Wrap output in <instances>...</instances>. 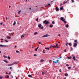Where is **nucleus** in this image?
Instances as JSON below:
<instances>
[{"label":"nucleus","mask_w":79,"mask_h":79,"mask_svg":"<svg viewBox=\"0 0 79 79\" xmlns=\"http://www.w3.org/2000/svg\"><path fill=\"white\" fill-rule=\"evenodd\" d=\"M43 24H45V25H48V24H49V21H47V20H45L43 22Z\"/></svg>","instance_id":"1"},{"label":"nucleus","mask_w":79,"mask_h":79,"mask_svg":"<svg viewBox=\"0 0 79 79\" xmlns=\"http://www.w3.org/2000/svg\"><path fill=\"white\" fill-rule=\"evenodd\" d=\"M48 34H47L46 35H43L42 37H48L50 36V35H48Z\"/></svg>","instance_id":"2"},{"label":"nucleus","mask_w":79,"mask_h":79,"mask_svg":"<svg viewBox=\"0 0 79 79\" xmlns=\"http://www.w3.org/2000/svg\"><path fill=\"white\" fill-rule=\"evenodd\" d=\"M41 26H42V24L40 23L38 24V27H39V29H41Z\"/></svg>","instance_id":"3"},{"label":"nucleus","mask_w":79,"mask_h":79,"mask_svg":"<svg viewBox=\"0 0 79 79\" xmlns=\"http://www.w3.org/2000/svg\"><path fill=\"white\" fill-rule=\"evenodd\" d=\"M60 19H61L62 21H65V19H64V17H61L60 18Z\"/></svg>","instance_id":"4"},{"label":"nucleus","mask_w":79,"mask_h":79,"mask_svg":"<svg viewBox=\"0 0 79 79\" xmlns=\"http://www.w3.org/2000/svg\"><path fill=\"white\" fill-rule=\"evenodd\" d=\"M56 61H53V63H55V64H56V63H58V61H59V60H57Z\"/></svg>","instance_id":"5"},{"label":"nucleus","mask_w":79,"mask_h":79,"mask_svg":"<svg viewBox=\"0 0 79 79\" xmlns=\"http://www.w3.org/2000/svg\"><path fill=\"white\" fill-rule=\"evenodd\" d=\"M18 63H19V62H15L12 63V64H18Z\"/></svg>","instance_id":"6"},{"label":"nucleus","mask_w":79,"mask_h":79,"mask_svg":"<svg viewBox=\"0 0 79 79\" xmlns=\"http://www.w3.org/2000/svg\"><path fill=\"white\" fill-rule=\"evenodd\" d=\"M55 9L56 11H59V8H58V7H56V8Z\"/></svg>","instance_id":"7"},{"label":"nucleus","mask_w":79,"mask_h":79,"mask_svg":"<svg viewBox=\"0 0 79 79\" xmlns=\"http://www.w3.org/2000/svg\"><path fill=\"white\" fill-rule=\"evenodd\" d=\"M56 47H58V44L57 43L56 44V46H52V47H53V48H55Z\"/></svg>","instance_id":"8"},{"label":"nucleus","mask_w":79,"mask_h":79,"mask_svg":"<svg viewBox=\"0 0 79 79\" xmlns=\"http://www.w3.org/2000/svg\"><path fill=\"white\" fill-rule=\"evenodd\" d=\"M77 46V43H74L73 45V47H75Z\"/></svg>","instance_id":"9"},{"label":"nucleus","mask_w":79,"mask_h":79,"mask_svg":"<svg viewBox=\"0 0 79 79\" xmlns=\"http://www.w3.org/2000/svg\"><path fill=\"white\" fill-rule=\"evenodd\" d=\"M5 78H7V79H8L9 78V76L7 75V76H5Z\"/></svg>","instance_id":"10"},{"label":"nucleus","mask_w":79,"mask_h":79,"mask_svg":"<svg viewBox=\"0 0 79 79\" xmlns=\"http://www.w3.org/2000/svg\"><path fill=\"white\" fill-rule=\"evenodd\" d=\"M12 65H13V63L11 64H8V66H12Z\"/></svg>","instance_id":"11"},{"label":"nucleus","mask_w":79,"mask_h":79,"mask_svg":"<svg viewBox=\"0 0 79 79\" xmlns=\"http://www.w3.org/2000/svg\"><path fill=\"white\" fill-rule=\"evenodd\" d=\"M6 38L8 39H11V37H10V36H7L6 37Z\"/></svg>","instance_id":"12"},{"label":"nucleus","mask_w":79,"mask_h":79,"mask_svg":"<svg viewBox=\"0 0 79 79\" xmlns=\"http://www.w3.org/2000/svg\"><path fill=\"white\" fill-rule=\"evenodd\" d=\"M39 47H38L36 48L35 49V51H37V50H38V49L39 48Z\"/></svg>","instance_id":"13"},{"label":"nucleus","mask_w":79,"mask_h":79,"mask_svg":"<svg viewBox=\"0 0 79 79\" xmlns=\"http://www.w3.org/2000/svg\"><path fill=\"white\" fill-rule=\"evenodd\" d=\"M65 27L67 28H68V27H69V25L67 24L66 25Z\"/></svg>","instance_id":"14"},{"label":"nucleus","mask_w":79,"mask_h":79,"mask_svg":"<svg viewBox=\"0 0 79 79\" xmlns=\"http://www.w3.org/2000/svg\"><path fill=\"white\" fill-rule=\"evenodd\" d=\"M68 59H71V58H72V57H71V56H70L68 57Z\"/></svg>","instance_id":"15"},{"label":"nucleus","mask_w":79,"mask_h":79,"mask_svg":"<svg viewBox=\"0 0 79 79\" xmlns=\"http://www.w3.org/2000/svg\"><path fill=\"white\" fill-rule=\"evenodd\" d=\"M4 62L6 63H8V61L6 60H4Z\"/></svg>","instance_id":"16"},{"label":"nucleus","mask_w":79,"mask_h":79,"mask_svg":"<svg viewBox=\"0 0 79 79\" xmlns=\"http://www.w3.org/2000/svg\"><path fill=\"white\" fill-rule=\"evenodd\" d=\"M74 42H75L76 43V44H77V40H74Z\"/></svg>","instance_id":"17"},{"label":"nucleus","mask_w":79,"mask_h":79,"mask_svg":"<svg viewBox=\"0 0 79 79\" xmlns=\"http://www.w3.org/2000/svg\"><path fill=\"white\" fill-rule=\"evenodd\" d=\"M69 46H71L72 45V44L71 43H69Z\"/></svg>","instance_id":"18"},{"label":"nucleus","mask_w":79,"mask_h":79,"mask_svg":"<svg viewBox=\"0 0 79 79\" xmlns=\"http://www.w3.org/2000/svg\"><path fill=\"white\" fill-rule=\"evenodd\" d=\"M28 76L29 77H32V76L31 75H28Z\"/></svg>","instance_id":"19"},{"label":"nucleus","mask_w":79,"mask_h":79,"mask_svg":"<svg viewBox=\"0 0 79 79\" xmlns=\"http://www.w3.org/2000/svg\"><path fill=\"white\" fill-rule=\"evenodd\" d=\"M45 49H46V50H50V48H45Z\"/></svg>","instance_id":"20"},{"label":"nucleus","mask_w":79,"mask_h":79,"mask_svg":"<svg viewBox=\"0 0 79 79\" xmlns=\"http://www.w3.org/2000/svg\"><path fill=\"white\" fill-rule=\"evenodd\" d=\"M38 33H37V32H35L34 33V35H36V34H37Z\"/></svg>","instance_id":"21"},{"label":"nucleus","mask_w":79,"mask_h":79,"mask_svg":"<svg viewBox=\"0 0 79 79\" xmlns=\"http://www.w3.org/2000/svg\"><path fill=\"white\" fill-rule=\"evenodd\" d=\"M40 62H43L44 61V59H41L40 61Z\"/></svg>","instance_id":"22"},{"label":"nucleus","mask_w":79,"mask_h":79,"mask_svg":"<svg viewBox=\"0 0 79 79\" xmlns=\"http://www.w3.org/2000/svg\"><path fill=\"white\" fill-rule=\"evenodd\" d=\"M18 11H19L18 14H20V12H21V10H18Z\"/></svg>","instance_id":"23"},{"label":"nucleus","mask_w":79,"mask_h":79,"mask_svg":"<svg viewBox=\"0 0 79 79\" xmlns=\"http://www.w3.org/2000/svg\"><path fill=\"white\" fill-rule=\"evenodd\" d=\"M60 9L61 10H63V7H60Z\"/></svg>","instance_id":"24"},{"label":"nucleus","mask_w":79,"mask_h":79,"mask_svg":"<svg viewBox=\"0 0 79 79\" xmlns=\"http://www.w3.org/2000/svg\"><path fill=\"white\" fill-rule=\"evenodd\" d=\"M73 60H76V57H75V56H74L73 58Z\"/></svg>","instance_id":"25"},{"label":"nucleus","mask_w":79,"mask_h":79,"mask_svg":"<svg viewBox=\"0 0 79 79\" xmlns=\"http://www.w3.org/2000/svg\"><path fill=\"white\" fill-rule=\"evenodd\" d=\"M64 75L65 76H68V73H65Z\"/></svg>","instance_id":"26"},{"label":"nucleus","mask_w":79,"mask_h":79,"mask_svg":"<svg viewBox=\"0 0 79 79\" xmlns=\"http://www.w3.org/2000/svg\"><path fill=\"white\" fill-rule=\"evenodd\" d=\"M67 1H66V2L65 1H64V2H63V5H64V4H65L67 2Z\"/></svg>","instance_id":"27"},{"label":"nucleus","mask_w":79,"mask_h":79,"mask_svg":"<svg viewBox=\"0 0 79 79\" xmlns=\"http://www.w3.org/2000/svg\"><path fill=\"white\" fill-rule=\"evenodd\" d=\"M16 24V22H14V23L13 24V25L15 26Z\"/></svg>","instance_id":"28"},{"label":"nucleus","mask_w":79,"mask_h":79,"mask_svg":"<svg viewBox=\"0 0 79 79\" xmlns=\"http://www.w3.org/2000/svg\"><path fill=\"white\" fill-rule=\"evenodd\" d=\"M42 74L43 75V76H44V74H45V73H44V72H42Z\"/></svg>","instance_id":"29"},{"label":"nucleus","mask_w":79,"mask_h":79,"mask_svg":"<svg viewBox=\"0 0 79 79\" xmlns=\"http://www.w3.org/2000/svg\"><path fill=\"white\" fill-rule=\"evenodd\" d=\"M3 56L4 58H7V57L6 56H5V55H4Z\"/></svg>","instance_id":"30"},{"label":"nucleus","mask_w":79,"mask_h":79,"mask_svg":"<svg viewBox=\"0 0 79 79\" xmlns=\"http://www.w3.org/2000/svg\"><path fill=\"white\" fill-rule=\"evenodd\" d=\"M63 22H64V24H66V21H63Z\"/></svg>","instance_id":"31"},{"label":"nucleus","mask_w":79,"mask_h":79,"mask_svg":"<svg viewBox=\"0 0 79 79\" xmlns=\"http://www.w3.org/2000/svg\"><path fill=\"white\" fill-rule=\"evenodd\" d=\"M24 37V36L23 35H22L21 36V39H22V38Z\"/></svg>","instance_id":"32"},{"label":"nucleus","mask_w":79,"mask_h":79,"mask_svg":"<svg viewBox=\"0 0 79 79\" xmlns=\"http://www.w3.org/2000/svg\"><path fill=\"white\" fill-rule=\"evenodd\" d=\"M68 69H70L71 68V67H68Z\"/></svg>","instance_id":"33"},{"label":"nucleus","mask_w":79,"mask_h":79,"mask_svg":"<svg viewBox=\"0 0 79 79\" xmlns=\"http://www.w3.org/2000/svg\"><path fill=\"white\" fill-rule=\"evenodd\" d=\"M3 46H4V45H2V44H0V47H3Z\"/></svg>","instance_id":"34"},{"label":"nucleus","mask_w":79,"mask_h":79,"mask_svg":"<svg viewBox=\"0 0 79 79\" xmlns=\"http://www.w3.org/2000/svg\"><path fill=\"white\" fill-rule=\"evenodd\" d=\"M53 25H50L49 26V27H53Z\"/></svg>","instance_id":"35"},{"label":"nucleus","mask_w":79,"mask_h":79,"mask_svg":"<svg viewBox=\"0 0 79 79\" xmlns=\"http://www.w3.org/2000/svg\"><path fill=\"white\" fill-rule=\"evenodd\" d=\"M34 56H37V54H34Z\"/></svg>","instance_id":"36"},{"label":"nucleus","mask_w":79,"mask_h":79,"mask_svg":"<svg viewBox=\"0 0 79 79\" xmlns=\"http://www.w3.org/2000/svg\"><path fill=\"white\" fill-rule=\"evenodd\" d=\"M52 23L53 24H55V22L54 21L52 22Z\"/></svg>","instance_id":"37"},{"label":"nucleus","mask_w":79,"mask_h":79,"mask_svg":"<svg viewBox=\"0 0 79 79\" xmlns=\"http://www.w3.org/2000/svg\"><path fill=\"white\" fill-rule=\"evenodd\" d=\"M2 78H3V77L0 76V79H2Z\"/></svg>","instance_id":"38"},{"label":"nucleus","mask_w":79,"mask_h":79,"mask_svg":"<svg viewBox=\"0 0 79 79\" xmlns=\"http://www.w3.org/2000/svg\"><path fill=\"white\" fill-rule=\"evenodd\" d=\"M8 59H9V60H10V56H8L7 57Z\"/></svg>","instance_id":"39"},{"label":"nucleus","mask_w":79,"mask_h":79,"mask_svg":"<svg viewBox=\"0 0 79 79\" xmlns=\"http://www.w3.org/2000/svg\"><path fill=\"white\" fill-rule=\"evenodd\" d=\"M47 6H51V5H50L49 4H48Z\"/></svg>","instance_id":"40"},{"label":"nucleus","mask_w":79,"mask_h":79,"mask_svg":"<svg viewBox=\"0 0 79 79\" xmlns=\"http://www.w3.org/2000/svg\"><path fill=\"white\" fill-rule=\"evenodd\" d=\"M41 29H44V27H41Z\"/></svg>","instance_id":"41"},{"label":"nucleus","mask_w":79,"mask_h":79,"mask_svg":"<svg viewBox=\"0 0 79 79\" xmlns=\"http://www.w3.org/2000/svg\"><path fill=\"white\" fill-rule=\"evenodd\" d=\"M43 53H45V50L44 49L43 51Z\"/></svg>","instance_id":"42"},{"label":"nucleus","mask_w":79,"mask_h":79,"mask_svg":"<svg viewBox=\"0 0 79 79\" xmlns=\"http://www.w3.org/2000/svg\"><path fill=\"white\" fill-rule=\"evenodd\" d=\"M46 73H47V71H44V73L45 74H46Z\"/></svg>","instance_id":"43"},{"label":"nucleus","mask_w":79,"mask_h":79,"mask_svg":"<svg viewBox=\"0 0 79 79\" xmlns=\"http://www.w3.org/2000/svg\"><path fill=\"white\" fill-rule=\"evenodd\" d=\"M36 21H39V19L37 18V19H36Z\"/></svg>","instance_id":"44"},{"label":"nucleus","mask_w":79,"mask_h":79,"mask_svg":"<svg viewBox=\"0 0 79 79\" xmlns=\"http://www.w3.org/2000/svg\"><path fill=\"white\" fill-rule=\"evenodd\" d=\"M16 53H19V51H16Z\"/></svg>","instance_id":"45"},{"label":"nucleus","mask_w":79,"mask_h":79,"mask_svg":"<svg viewBox=\"0 0 79 79\" xmlns=\"http://www.w3.org/2000/svg\"><path fill=\"white\" fill-rule=\"evenodd\" d=\"M12 34H11L10 33H9L10 36H11V35Z\"/></svg>","instance_id":"46"},{"label":"nucleus","mask_w":79,"mask_h":79,"mask_svg":"<svg viewBox=\"0 0 79 79\" xmlns=\"http://www.w3.org/2000/svg\"><path fill=\"white\" fill-rule=\"evenodd\" d=\"M59 72H60V73H61V69H60L59 70Z\"/></svg>","instance_id":"47"},{"label":"nucleus","mask_w":79,"mask_h":79,"mask_svg":"<svg viewBox=\"0 0 79 79\" xmlns=\"http://www.w3.org/2000/svg\"><path fill=\"white\" fill-rule=\"evenodd\" d=\"M71 2H72V3L74 2V0H72Z\"/></svg>","instance_id":"48"},{"label":"nucleus","mask_w":79,"mask_h":79,"mask_svg":"<svg viewBox=\"0 0 79 79\" xmlns=\"http://www.w3.org/2000/svg\"><path fill=\"white\" fill-rule=\"evenodd\" d=\"M6 19L7 21V20H8V18H7V17H6Z\"/></svg>","instance_id":"49"},{"label":"nucleus","mask_w":79,"mask_h":79,"mask_svg":"<svg viewBox=\"0 0 79 79\" xmlns=\"http://www.w3.org/2000/svg\"><path fill=\"white\" fill-rule=\"evenodd\" d=\"M66 66H69V65L68 64H66Z\"/></svg>","instance_id":"50"},{"label":"nucleus","mask_w":79,"mask_h":79,"mask_svg":"<svg viewBox=\"0 0 79 79\" xmlns=\"http://www.w3.org/2000/svg\"><path fill=\"white\" fill-rule=\"evenodd\" d=\"M3 47H8V46L7 45H4Z\"/></svg>","instance_id":"51"},{"label":"nucleus","mask_w":79,"mask_h":79,"mask_svg":"<svg viewBox=\"0 0 79 79\" xmlns=\"http://www.w3.org/2000/svg\"><path fill=\"white\" fill-rule=\"evenodd\" d=\"M11 72H9V75H10L11 74Z\"/></svg>","instance_id":"52"},{"label":"nucleus","mask_w":79,"mask_h":79,"mask_svg":"<svg viewBox=\"0 0 79 79\" xmlns=\"http://www.w3.org/2000/svg\"><path fill=\"white\" fill-rule=\"evenodd\" d=\"M5 41L6 42H8V41L6 40H5Z\"/></svg>","instance_id":"53"},{"label":"nucleus","mask_w":79,"mask_h":79,"mask_svg":"<svg viewBox=\"0 0 79 79\" xmlns=\"http://www.w3.org/2000/svg\"><path fill=\"white\" fill-rule=\"evenodd\" d=\"M36 6V7H37V8L36 9V10H37V9H38V7H37V6Z\"/></svg>","instance_id":"54"},{"label":"nucleus","mask_w":79,"mask_h":79,"mask_svg":"<svg viewBox=\"0 0 79 79\" xmlns=\"http://www.w3.org/2000/svg\"><path fill=\"white\" fill-rule=\"evenodd\" d=\"M3 23H1L0 24L1 25H2L3 24Z\"/></svg>","instance_id":"55"},{"label":"nucleus","mask_w":79,"mask_h":79,"mask_svg":"<svg viewBox=\"0 0 79 79\" xmlns=\"http://www.w3.org/2000/svg\"><path fill=\"white\" fill-rule=\"evenodd\" d=\"M64 52H66V49H65L64 50Z\"/></svg>","instance_id":"56"},{"label":"nucleus","mask_w":79,"mask_h":79,"mask_svg":"<svg viewBox=\"0 0 79 79\" xmlns=\"http://www.w3.org/2000/svg\"><path fill=\"white\" fill-rule=\"evenodd\" d=\"M39 44H42V43H41L40 42H39Z\"/></svg>","instance_id":"57"},{"label":"nucleus","mask_w":79,"mask_h":79,"mask_svg":"<svg viewBox=\"0 0 79 79\" xmlns=\"http://www.w3.org/2000/svg\"><path fill=\"white\" fill-rule=\"evenodd\" d=\"M16 47H17V46H15L14 47V48H16Z\"/></svg>","instance_id":"58"},{"label":"nucleus","mask_w":79,"mask_h":79,"mask_svg":"<svg viewBox=\"0 0 79 79\" xmlns=\"http://www.w3.org/2000/svg\"><path fill=\"white\" fill-rule=\"evenodd\" d=\"M61 5H62V3H60V6H61Z\"/></svg>","instance_id":"59"},{"label":"nucleus","mask_w":79,"mask_h":79,"mask_svg":"<svg viewBox=\"0 0 79 79\" xmlns=\"http://www.w3.org/2000/svg\"><path fill=\"white\" fill-rule=\"evenodd\" d=\"M52 46H51L49 48H52Z\"/></svg>","instance_id":"60"},{"label":"nucleus","mask_w":79,"mask_h":79,"mask_svg":"<svg viewBox=\"0 0 79 79\" xmlns=\"http://www.w3.org/2000/svg\"><path fill=\"white\" fill-rule=\"evenodd\" d=\"M10 69H12V67H10Z\"/></svg>","instance_id":"61"},{"label":"nucleus","mask_w":79,"mask_h":79,"mask_svg":"<svg viewBox=\"0 0 79 79\" xmlns=\"http://www.w3.org/2000/svg\"><path fill=\"white\" fill-rule=\"evenodd\" d=\"M1 40H3V39H1Z\"/></svg>","instance_id":"62"},{"label":"nucleus","mask_w":79,"mask_h":79,"mask_svg":"<svg viewBox=\"0 0 79 79\" xmlns=\"http://www.w3.org/2000/svg\"><path fill=\"white\" fill-rule=\"evenodd\" d=\"M71 50H73V48H71Z\"/></svg>","instance_id":"63"},{"label":"nucleus","mask_w":79,"mask_h":79,"mask_svg":"<svg viewBox=\"0 0 79 79\" xmlns=\"http://www.w3.org/2000/svg\"><path fill=\"white\" fill-rule=\"evenodd\" d=\"M68 45V43H66V45L67 46Z\"/></svg>","instance_id":"64"}]
</instances>
